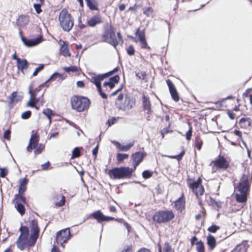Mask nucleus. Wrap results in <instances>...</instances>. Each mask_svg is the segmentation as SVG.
Returning <instances> with one entry per match:
<instances>
[{"label":"nucleus","mask_w":252,"mask_h":252,"mask_svg":"<svg viewBox=\"0 0 252 252\" xmlns=\"http://www.w3.org/2000/svg\"><path fill=\"white\" fill-rule=\"evenodd\" d=\"M136 252H152L151 251L146 248H141L139 249Z\"/></svg>","instance_id":"obj_64"},{"label":"nucleus","mask_w":252,"mask_h":252,"mask_svg":"<svg viewBox=\"0 0 252 252\" xmlns=\"http://www.w3.org/2000/svg\"><path fill=\"white\" fill-rule=\"evenodd\" d=\"M39 140L40 137L38 132L32 130L26 149L30 153H31L34 149L33 153L35 157L41 154L44 151L45 148L44 144L39 143Z\"/></svg>","instance_id":"obj_7"},{"label":"nucleus","mask_w":252,"mask_h":252,"mask_svg":"<svg viewBox=\"0 0 252 252\" xmlns=\"http://www.w3.org/2000/svg\"><path fill=\"white\" fill-rule=\"evenodd\" d=\"M60 45L59 53L64 57H70L71 53L69 51V45L68 42L60 39L59 41Z\"/></svg>","instance_id":"obj_19"},{"label":"nucleus","mask_w":252,"mask_h":252,"mask_svg":"<svg viewBox=\"0 0 252 252\" xmlns=\"http://www.w3.org/2000/svg\"><path fill=\"white\" fill-rule=\"evenodd\" d=\"M13 202L15 203V205L18 204H26V198L23 196V194L18 193L15 195Z\"/></svg>","instance_id":"obj_30"},{"label":"nucleus","mask_w":252,"mask_h":252,"mask_svg":"<svg viewBox=\"0 0 252 252\" xmlns=\"http://www.w3.org/2000/svg\"><path fill=\"white\" fill-rule=\"evenodd\" d=\"M171 123H169L168 126L166 127H164L162 129H161L160 131V133L161 135L162 139L164 138L165 134H166L168 133H171L173 131L170 129Z\"/></svg>","instance_id":"obj_37"},{"label":"nucleus","mask_w":252,"mask_h":252,"mask_svg":"<svg viewBox=\"0 0 252 252\" xmlns=\"http://www.w3.org/2000/svg\"><path fill=\"white\" fill-rule=\"evenodd\" d=\"M70 103L72 109L82 112L89 109L91 102L87 97L75 94L70 97Z\"/></svg>","instance_id":"obj_6"},{"label":"nucleus","mask_w":252,"mask_h":252,"mask_svg":"<svg viewBox=\"0 0 252 252\" xmlns=\"http://www.w3.org/2000/svg\"><path fill=\"white\" fill-rule=\"evenodd\" d=\"M59 134V131L57 130V129H52L51 131V132L48 135V138L49 139H51L52 138L55 137L56 136H58Z\"/></svg>","instance_id":"obj_55"},{"label":"nucleus","mask_w":252,"mask_h":252,"mask_svg":"<svg viewBox=\"0 0 252 252\" xmlns=\"http://www.w3.org/2000/svg\"><path fill=\"white\" fill-rule=\"evenodd\" d=\"M251 91V89H247L245 92L243 94L242 96L244 98L249 97V94Z\"/></svg>","instance_id":"obj_63"},{"label":"nucleus","mask_w":252,"mask_h":252,"mask_svg":"<svg viewBox=\"0 0 252 252\" xmlns=\"http://www.w3.org/2000/svg\"><path fill=\"white\" fill-rule=\"evenodd\" d=\"M192 126H190L189 130L186 133V137L187 140H190L192 136Z\"/></svg>","instance_id":"obj_56"},{"label":"nucleus","mask_w":252,"mask_h":252,"mask_svg":"<svg viewBox=\"0 0 252 252\" xmlns=\"http://www.w3.org/2000/svg\"><path fill=\"white\" fill-rule=\"evenodd\" d=\"M154 12V10L152 7H148L147 8H143V13L146 16L149 17Z\"/></svg>","instance_id":"obj_50"},{"label":"nucleus","mask_w":252,"mask_h":252,"mask_svg":"<svg viewBox=\"0 0 252 252\" xmlns=\"http://www.w3.org/2000/svg\"><path fill=\"white\" fill-rule=\"evenodd\" d=\"M87 6L91 10H98V3L96 0H85Z\"/></svg>","instance_id":"obj_33"},{"label":"nucleus","mask_w":252,"mask_h":252,"mask_svg":"<svg viewBox=\"0 0 252 252\" xmlns=\"http://www.w3.org/2000/svg\"><path fill=\"white\" fill-rule=\"evenodd\" d=\"M90 218L95 219L98 223L110 220H115L118 222L123 223L125 220L122 218H115L112 217L106 216L103 214L100 210L96 211L90 215Z\"/></svg>","instance_id":"obj_12"},{"label":"nucleus","mask_w":252,"mask_h":252,"mask_svg":"<svg viewBox=\"0 0 252 252\" xmlns=\"http://www.w3.org/2000/svg\"><path fill=\"white\" fill-rule=\"evenodd\" d=\"M249 169V168H245V173L240 178L236 188V189L240 192V193L235 194L236 200L238 202L245 203L247 200L252 180V170L250 172Z\"/></svg>","instance_id":"obj_3"},{"label":"nucleus","mask_w":252,"mask_h":252,"mask_svg":"<svg viewBox=\"0 0 252 252\" xmlns=\"http://www.w3.org/2000/svg\"><path fill=\"white\" fill-rule=\"evenodd\" d=\"M119 68L117 67L108 72L98 75H94L91 77L90 82L95 85L98 94L102 98H107V95L105 93L110 92L111 90L114 88L115 84L118 83L119 82L120 77L118 75H116L113 77H110L108 81L103 83V90L101 87V82L105 78L111 75L114 72H117Z\"/></svg>","instance_id":"obj_2"},{"label":"nucleus","mask_w":252,"mask_h":252,"mask_svg":"<svg viewBox=\"0 0 252 252\" xmlns=\"http://www.w3.org/2000/svg\"><path fill=\"white\" fill-rule=\"evenodd\" d=\"M30 228L31 234L30 236V240L31 243L29 244V245L30 246H33L36 243V240L39 237L40 232V228L38 226V221L36 219H33L31 221Z\"/></svg>","instance_id":"obj_13"},{"label":"nucleus","mask_w":252,"mask_h":252,"mask_svg":"<svg viewBox=\"0 0 252 252\" xmlns=\"http://www.w3.org/2000/svg\"><path fill=\"white\" fill-rule=\"evenodd\" d=\"M135 35L139 38V40L145 38V31L140 30V28L137 29Z\"/></svg>","instance_id":"obj_41"},{"label":"nucleus","mask_w":252,"mask_h":252,"mask_svg":"<svg viewBox=\"0 0 252 252\" xmlns=\"http://www.w3.org/2000/svg\"><path fill=\"white\" fill-rule=\"evenodd\" d=\"M81 156V152L80 148L78 147L75 148L72 153L71 158H77L80 157Z\"/></svg>","instance_id":"obj_45"},{"label":"nucleus","mask_w":252,"mask_h":252,"mask_svg":"<svg viewBox=\"0 0 252 252\" xmlns=\"http://www.w3.org/2000/svg\"><path fill=\"white\" fill-rule=\"evenodd\" d=\"M248 246L245 244L238 245L236 248L237 250V252H247Z\"/></svg>","instance_id":"obj_46"},{"label":"nucleus","mask_w":252,"mask_h":252,"mask_svg":"<svg viewBox=\"0 0 252 252\" xmlns=\"http://www.w3.org/2000/svg\"><path fill=\"white\" fill-rule=\"evenodd\" d=\"M28 182L29 179L26 177L20 179L18 193L23 194L26 191Z\"/></svg>","instance_id":"obj_27"},{"label":"nucleus","mask_w":252,"mask_h":252,"mask_svg":"<svg viewBox=\"0 0 252 252\" xmlns=\"http://www.w3.org/2000/svg\"><path fill=\"white\" fill-rule=\"evenodd\" d=\"M230 137L232 140L231 143L232 145L236 146L239 144L240 141H242L247 147L246 143L243 140L242 133L241 131L235 129L234 131L230 132Z\"/></svg>","instance_id":"obj_18"},{"label":"nucleus","mask_w":252,"mask_h":252,"mask_svg":"<svg viewBox=\"0 0 252 252\" xmlns=\"http://www.w3.org/2000/svg\"><path fill=\"white\" fill-rule=\"evenodd\" d=\"M66 77L67 75L64 74L55 72L46 81L36 88H34L32 85L31 84L29 87V93L30 94V97L27 103V106L39 110L40 107L42 106L45 102L44 98V92L42 91L41 88L44 86L48 87L49 85L48 83L51 81L57 80L58 82L61 83Z\"/></svg>","instance_id":"obj_1"},{"label":"nucleus","mask_w":252,"mask_h":252,"mask_svg":"<svg viewBox=\"0 0 252 252\" xmlns=\"http://www.w3.org/2000/svg\"><path fill=\"white\" fill-rule=\"evenodd\" d=\"M8 173V170L5 168H0V177L4 178Z\"/></svg>","instance_id":"obj_58"},{"label":"nucleus","mask_w":252,"mask_h":252,"mask_svg":"<svg viewBox=\"0 0 252 252\" xmlns=\"http://www.w3.org/2000/svg\"><path fill=\"white\" fill-rule=\"evenodd\" d=\"M175 218V214L172 210H159L153 215L152 220L155 225H161L172 221Z\"/></svg>","instance_id":"obj_5"},{"label":"nucleus","mask_w":252,"mask_h":252,"mask_svg":"<svg viewBox=\"0 0 252 252\" xmlns=\"http://www.w3.org/2000/svg\"><path fill=\"white\" fill-rule=\"evenodd\" d=\"M164 252H174L173 249L168 242H166L164 244Z\"/></svg>","instance_id":"obj_47"},{"label":"nucleus","mask_w":252,"mask_h":252,"mask_svg":"<svg viewBox=\"0 0 252 252\" xmlns=\"http://www.w3.org/2000/svg\"><path fill=\"white\" fill-rule=\"evenodd\" d=\"M220 229V227L219 226L214 224L209 227L207 229V230L209 232L215 233Z\"/></svg>","instance_id":"obj_49"},{"label":"nucleus","mask_w":252,"mask_h":252,"mask_svg":"<svg viewBox=\"0 0 252 252\" xmlns=\"http://www.w3.org/2000/svg\"><path fill=\"white\" fill-rule=\"evenodd\" d=\"M70 237V233L69 229H64L58 231L56 234V240L58 244H60L64 247L63 245L66 243Z\"/></svg>","instance_id":"obj_15"},{"label":"nucleus","mask_w":252,"mask_h":252,"mask_svg":"<svg viewBox=\"0 0 252 252\" xmlns=\"http://www.w3.org/2000/svg\"><path fill=\"white\" fill-rule=\"evenodd\" d=\"M133 173L132 168L129 167L121 166L109 170L108 175L111 179L114 180L130 179Z\"/></svg>","instance_id":"obj_8"},{"label":"nucleus","mask_w":252,"mask_h":252,"mask_svg":"<svg viewBox=\"0 0 252 252\" xmlns=\"http://www.w3.org/2000/svg\"><path fill=\"white\" fill-rule=\"evenodd\" d=\"M129 156L127 154L118 153L117 155V160L118 162H122L124 160L127 159Z\"/></svg>","instance_id":"obj_43"},{"label":"nucleus","mask_w":252,"mask_h":252,"mask_svg":"<svg viewBox=\"0 0 252 252\" xmlns=\"http://www.w3.org/2000/svg\"><path fill=\"white\" fill-rule=\"evenodd\" d=\"M32 112L30 110L24 112L22 114V118L23 119H28L31 117Z\"/></svg>","instance_id":"obj_57"},{"label":"nucleus","mask_w":252,"mask_h":252,"mask_svg":"<svg viewBox=\"0 0 252 252\" xmlns=\"http://www.w3.org/2000/svg\"><path fill=\"white\" fill-rule=\"evenodd\" d=\"M21 39L24 44L27 47H31L36 46L41 43L43 40V37L40 35L36 39H29L25 37L21 36Z\"/></svg>","instance_id":"obj_22"},{"label":"nucleus","mask_w":252,"mask_h":252,"mask_svg":"<svg viewBox=\"0 0 252 252\" xmlns=\"http://www.w3.org/2000/svg\"><path fill=\"white\" fill-rule=\"evenodd\" d=\"M203 144V141L200 135H196L195 138L194 146L198 150H200Z\"/></svg>","instance_id":"obj_34"},{"label":"nucleus","mask_w":252,"mask_h":252,"mask_svg":"<svg viewBox=\"0 0 252 252\" xmlns=\"http://www.w3.org/2000/svg\"><path fill=\"white\" fill-rule=\"evenodd\" d=\"M153 175V172L149 170H144L142 172V177L145 179H147L151 178Z\"/></svg>","instance_id":"obj_51"},{"label":"nucleus","mask_w":252,"mask_h":252,"mask_svg":"<svg viewBox=\"0 0 252 252\" xmlns=\"http://www.w3.org/2000/svg\"><path fill=\"white\" fill-rule=\"evenodd\" d=\"M29 22V16L25 15H20L17 19V23L20 26H26Z\"/></svg>","instance_id":"obj_32"},{"label":"nucleus","mask_w":252,"mask_h":252,"mask_svg":"<svg viewBox=\"0 0 252 252\" xmlns=\"http://www.w3.org/2000/svg\"><path fill=\"white\" fill-rule=\"evenodd\" d=\"M118 38L115 37V29L111 24L106 23L103 26V32L101 35V42L109 43L116 47L120 43L123 44L124 40L120 32L117 33Z\"/></svg>","instance_id":"obj_4"},{"label":"nucleus","mask_w":252,"mask_h":252,"mask_svg":"<svg viewBox=\"0 0 252 252\" xmlns=\"http://www.w3.org/2000/svg\"><path fill=\"white\" fill-rule=\"evenodd\" d=\"M24 204H18L15 205L17 211L21 216H23L25 213L26 210L24 205Z\"/></svg>","instance_id":"obj_39"},{"label":"nucleus","mask_w":252,"mask_h":252,"mask_svg":"<svg viewBox=\"0 0 252 252\" xmlns=\"http://www.w3.org/2000/svg\"><path fill=\"white\" fill-rule=\"evenodd\" d=\"M23 98V96L19 95L17 92H13L9 96V102L8 106L9 109H11L14 107V104L21 101Z\"/></svg>","instance_id":"obj_21"},{"label":"nucleus","mask_w":252,"mask_h":252,"mask_svg":"<svg viewBox=\"0 0 252 252\" xmlns=\"http://www.w3.org/2000/svg\"><path fill=\"white\" fill-rule=\"evenodd\" d=\"M136 76L140 79L145 80L146 82L147 81V74L145 71H139L136 73Z\"/></svg>","instance_id":"obj_44"},{"label":"nucleus","mask_w":252,"mask_h":252,"mask_svg":"<svg viewBox=\"0 0 252 252\" xmlns=\"http://www.w3.org/2000/svg\"><path fill=\"white\" fill-rule=\"evenodd\" d=\"M141 102L143 110L144 111H146V114L148 115L147 120L149 121L150 119L149 118L152 112V104L150 97L143 94L141 98Z\"/></svg>","instance_id":"obj_16"},{"label":"nucleus","mask_w":252,"mask_h":252,"mask_svg":"<svg viewBox=\"0 0 252 252\" xmlns=\"http://www.w3.org/2000/svg\"><path fill=\"white\" fill-rule=\"evenodd\" d=\"M251 121V119L249 118H243L240 119L239 125L241 127L246 128L250 126Z\"/></svg>","instance_id":"obj_35"},{"label":"nucleus","mask_w":252,"mask_h":252,"mask_svg":"<svg viewBox=\"0 0 252 252\" xmlns=\"http://www.w3.org/2000/svg\"><path fill=\"white\" fill-rule=\"evenodd\" d=\"M135 99L133 97H126L125 100V105L119 107V109L123 111L129 110L135 106Z\"/></svg>","instance_id":"obj_25"},{"label":"nucleus","mask_w":252,"mask_h":252,"mask_svg":"<svg viewBox=\"0 0 252 252\" xmlns=\"http://www.w3.org/2000/svg\"><path fill=\"white\" fill-rule=\"evenodd\" d=\"M103 23L102 18L100 14H95L87 21V24L88 27L94 28L96 25Z\"/></svg>","instance_id":"obj_23"},{"label":"nucleus","mask_w":252,"mask_h":252,"mask_svg":"<svg viewBox=\"0 0 252 252\" xmlns=\"http://www.w3.org/2000/svg\"><path fill=\"white\" fill-rule=\"evenodd\" d=\"M211 163L217 169L222 170H226L230 166L229 161L224 156L220 155L213 160Z\"/></svg>","instance_id":"obj_14"},{"label":"nucleus","mask_w":252,"mask_h":252,"mask_svg":"<svg viewBox=\"0 0 252 252\" xmlns=\"http://www.w3.org/2000/svg\"><path fill=\"white\" fill-rule=\"evenodd\" d=\"M174 207L177 211L181 213L185 209L186 200L184 193H182L181 197L175 201Z\"/></svg>","instance_id":"obj_24"},{"label":"nucleus","mask_w":252,"mask_h":252,"mask_svg":"<svg viewBox=\"0 0 252 252\" xmlns=\"http://www.w3.org/2000/svg\"><path fill=\"white\" fill-rule=\"evenodd\" d=\"M41 4L38 3H34L33 4V7L34 8L36 13L37 14H39L41 11L42 9L41 8Z\"/></svg>","instance_id":"obj_61"},{"label":"nucleus","mask_w":252,"mask_h":252,"mask_svg":"<svg viewBox=\"0 0 252 252\" xmlns=\"http://www.w3.org/2000/svg\"><path fill=\"white\" fill-rule=\"evenodd\" d=\"M17 63V67L22 72L28 67L29 63L26 59H18Z\"/></svg>","instance_id":"obj_31"},{"label":"nucleus","mask_w":252,"mask_h":252,"mask_svg":"<svg viewBox=\"0 0 252 252\" xmlns=\"http://www.w3.org/2000/svg\"><path fill=\"white\" fill-rule=\"evenodd\" d=\"M166 82L168 87L172 98L174 101L176 102H178L180 99V97L174 85L170 79H167Z\"/></svg>","instance_id":"obj_20"},{"label":"nucleus","mask_w":252,"mask_h":252,"mask_svg":"<svg viewBox=\"0 0 252 252\" xmlns=\"http://www.w3.org/2000/svg\"><path fill=\"white\" fill-rule=\"evenodd\" d=\"M127 53L129 56H133L135 53V50L132 45H129L126 49Z\"/></svg>","instance_id":"obj_54"},{"label":"nucleus","mask_w":252,"mask_h":252,"mask_svg":"<svg viewBox=\"0 0 252 252\" xmlns=\"http://www.w3.org/2000/svg\"><path fill=\"white\" fill-rule=\"evenodd\" d=\"M53 199L55 201L56 207H62L65 204V197L64 195L57 194L53 197Z\"/></svg>","instance_id":"obj_28"},{"label":"nucleus","mask_w":252,"mask_h":252,"mask_svg":"<svg viewBox=\"0 0 252 252\" xmlns=\"http://www.w3.org/2000/svg\"><path fill=\"white\" fill-rule=\"evenodd\" d=\"M196 250L197 252H205V246L202 241L196 243Z\"/></svg>","instance_id":"obj_40"},{"label":"nucleus","mask_w":252,"mask_h":252,"mask_svg":"<svg viewBox=\"0 0 252 252\" xmlns=\"http://www.w3.org/2000/svg\"><path fill=\"white\" fill-rule=\"evenodd\" d=\"M43 114L47 117L49 122L51 123L52 116L54 115L53 111L51 109L46 108L43 109Z\"/></svg>","instance_id":"obj_38"},{"label":"nucleus","mask_w":252,"mask_h":252,"mask_svg":"<svg viewBox=\"0 0 252 252\" xmlns=\"http://www.w3.org/2000/svg\"><path fill=\"white\" fill-rule=\"evenodd\" d=\"M114 145L116 147V148L120 151H128L133 145V143H128L125 145H123L120 144L119 142L115 141L114 143Z\"/></svg>","instance_id":"obj_29"},{"label":"nucleus","mask_w":252,"mask_h":252,"mask_svg":"<svg viewBox=\"0 0 252 252\" xmlns=\"http://www.w3.org/2000/svg\"><path fill=\"white\" fill-rule=\"evenodd\" d=\"M11 130L10 128H9L5 130L3 134V138L8 141L10 140L11 139Z\"/></svg>","instance_id":"obj_53"},{"label":"nucleus","mask_w":252,"mask_h":252,"mask_svg":"<svg viewBox=\"0 0 252 252\" xmlns=\"http://www.w3.org/2000/svg\"><path fill=\"white\" fill-rule=\"evenodd\" d=\"M182 151L178 155L176 156H167L166 157L168 158L172 159H176L178 161H180L183 158V156L185 154V150L184 147H182Z\"/></svg>","instance_id":"obj_36"},{"label":"nucleus","mask_w":252,"mask_h":252,"mask_svg":"<svg viewBox=\"0 0 252 252\" xmlns=\"http://www.w3.org/2000/svg\"><path fill=\"white\" fill-rule=\"evenodd\" d=\"M19 231L20 235L16 241V244L19 249L23 250L25 249L29 236V229L27 226H21Z\"/></svg>","instance_id":"obj_11"},{"label":"nucleus","mask_w":252,"mask_h":252,"mask_svg":"<svg viewBox=\"0 0 252 252\" xmlns=\"http://www.w3.org/2000/svg\"><path fill=\"white\" fill-rule=\"evenodd\" d=\"M206 243L208 246V250L212 251L214 250L217 246V241L214 236L209 234L207 236Z\"/></svg>","instance_id":"obj_26"},{"label":"nucleus","mask_w":252,"mask_h":252,"mask_svg":"<svg viewBox=\"0 0 252 252\" xmlns=\"http://www.w3.org/2000/svg\"><path fill=\"white\" fill-rule=\"evenodd\" d=\"M44 64H40L38 67H37L33 72L32 75L35 76H36L38 74V73L42 70L44 68Z\"/></svg>","instance_id":"obj_60"},{"label":"nucleus","mask_w":252,"mask_h":252,"mask_svg":"<svg viewBox=\"0 0 252 252\" xmlns=\"http://www.w3.org/2000/svg\"><path fill=\"white\" fill-rule=\"evenodd\" d=\"M187 185L196 198L199 199L200 197L203 195L205 192V189L202 185V178L199 177L196 181L189 178L187 180Z\"/></svg>","instance_id":"obj_10"},{"label":"nucleus","mask_w":252,"mask_h":252,"mask_svg":"<svg viewBox=\"0 0 252 252\" xmlns=\"http://www.w3.org/2000/svg\"><path fill=\"white\" fill-rule=\"evenodd\" d=\"M140 42L141 47L142 49H148V50L150 49V47L148 45L147 43L146 40V38H144L139 40Z\"/></svg>","instance_id":"obj_52"},{"label":"nucleus","mask_w":252,"mask_h":252,"mask_svg":"<svg viewBox=\"0 0 252 252\" xmlns=\"http://www.w3.org/2000/svg\"><path fill=\"white\" fill-rule=\"evenodd\" d=\"M63 70L64 71H65V72L69 73L70 72H78V71H79V67H78L77 66L71 65V66H68V67H64L63 68Z\"/></svg>","instance_id":"obj_42"},{"label":"nucleus","mask_w":252,"mask_h":252,"mask_svg":"<svg viewBox=\"0 0 252 252\" xmlns=\"http://www.w3.org/2000/svg\"><path fill=\"white\" fill-rule=\"evenodd\" d=\"M59 21L62 29L68 32L74 25V19L66 9H63L59 15Z\"/></svg>","instance_id":"obj_9"},{"label":"nucleus","mask_w":252,"mask_h":252,"mask_svg":"<svg viewBox=\"0 0 252 252\" xmlns=\"http://www.w3.org/2000/svg\"><path fill=\"white\" fill-rule=\"evenodd\" d=\"M133 252V248L132 245H129L125 248L121 252Z\"/></svg>","instance_id":"obj_59"},{"label":"nucleus","mask_w":252,"mask_h":252,"mask_svg":"<svg viewBox=\"0 0 252 252\" xmlns=\"http://www.w3.org/2000/svg\"><path fill=\"white\" fill-rule=\"evenodd\" d=\"M145 156L146 153L140 152H135L131 155V158L133 160V168H132L133 172L135 171L137 167L143 161Z\"/></svg>","instance_id":"obj_17"},{"label":"nucleus","mask_w":252,"mask_h":252,"mask_svg":"<svg viewBox=\"0 0 252 252\" xmlns=\"http://www.w3.org/2000/svg\"><path fill=\"white\" fill-rule=\"evenodd\" d=\"M50 166V162L48 161L44 164H41V167L43 170H48Z\"/></svg>","instance_id":"obj_62"},{"label":"nucleus","mask_w":252,"mask_h":252,"mask_svg":"<svg viewBox=\"0 0 252 252\" xmlns=\"http://www.w3.org/2000/svg\"><path fill=\"white\" fill-rule=\"evenodd\" d=\"M119 119H120V118L119 117L110 118L108 120V121L107 122V125H108V126H110L116 123L117 121Z\"/></svg>","instance_id":"obj_48"}]
</instances>
